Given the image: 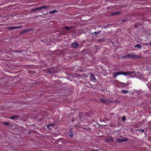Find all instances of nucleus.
Returning <instances> with one entry per match:
<instances>
[{
    "label": "nucleus",
    "mask_w": 151,
    "mask_h": 151,
    "mask_svg": "<svg viewBox=\"0 0 151 151\" xmlns=\"http://www.w3.org/2000/svg\"><path fill=\"white\" fill-rule=\"evenodd\" d=\"M132 73L130 71H128L127 72H123L122 70L120 71H119L117 72L114 73H113V77L114 78H116L117 76L120 75H123L127 76V75H130Z\"/></svg>",
    "instance_id": "nucleus-1"
},
{
    "label": "nucleus",
    "mask_w": 151,
    "mask_h": 151,
    "mask_svg": "<svg viewBox=\"0 0 151 151\" xmlns=\"http://www.w3.org/2000/svg\"><path fill=\"white\" fill-rule=\"evenodd\" d=\"M57 68L56 67L53 66V67L46 69L45 71L47 73H55L57 72Z\"/></svg>",
    "instance_id": "nucleus-2"
},
{
    "label": "nucleus",
    "mask_w": 151,
    "mask_h": 151,
    "mask_svg": "<svg viewBox=\"0 0 151 151\" xmlns=\"http://www.w3.org/2000/svg\"><path fill=\"white\" fill-rule=\"evenodd\" d=\"M83 114L82 112H79L78 113V115L76 118V120L78 121L79 120L82 121L85 119L84 117Z\"/></svg>",
    "instance_id": "nucleus-3"
},
{
    "label": "nucleus",
    "mask_w": 151,
    "mask_h": 151,
    "mask_svg": "<svg viewBox=\"0 0 151 151\" xmlns=\"http://www.w3.org/2000/svg\"><path fill=\"white\" fill-rule=\"evenodd\" d=\"M49 8V6H46L45 5H43L40 7L35 8V9H33L32 11V12H34L36 10H40L42 9H44L45 10H47Z\"/></svg>",
    "instance_id": "nucleus-4"
},
{
    "label": "nucleus",
    "mask_w": 151,
    "mask_h": 151,
    "mask_svg": "<svg viewBox=\"0 0 151 151\" xmlns=\"http://www.w3.org/2000/svg\"><path fill=\"white\" fill-rule=\"evenodd\" d=\"M79 44L77 42H73L70 45L71 47L74 49H77L79 47Z\"/></svg>",
    "instance_id": "nucleus-5"
},
{
    "label": "nucleus",
    "mask_w": 151,
    "mask_h": 151,
    "mask_svg": "<svg viewBox=\"0 0 151 151\" xmlns=\"http://www.w3.org/2000/svg\"><path fill=\"white\" fill-rule=\"evenodd\" d=\"M116 141L118 143H120L122 142L127 141L128 140V139L126 137H124L123 139H117L116 140Z\"/></svg>",
    "instance_id": "nucleus-6"
},
{
    "label": "nucleus",
    "mask_w": 151,
    "mask_h": 151,
    "mask_svg": "<svg viewBox=\"0 0 151 151\" xmlns=\"http://www.w3.org/2000/svg\"><path fill=\"white\" fill-rule=\"evenodd\" d=\"M130 58H142L141 56L130 54Z\"/></svg>",
    "instance_id": "nucleus-7"
},
{
    "label": "nucleus",
    "mask_w": 151,
    "mask_h": 151,
    "mask_svg": "<svg viewBox=\"0 0 151 151\" xmlns=\"http://www.w3.org/2000/svg\"><path fill=\"white\" fill-rule=\"evenodd\" d=\"M90 80L93 82H95L96 81L95 77L92 73H91L90 75Z\"/></svg>",
    "instance_id": "nucleus-8"
},
{
    "label": "nucleus",
    "mask_w": 151,
    "mask_h": 151,
    "mask_svg": "<svg viewBox=\"0 0 151 151\" xmlns=\"http://www.w3.org/2000/svg\"><path fill=\"white\" fill-rule=\"evenodd\" d=\"M100 101L106 104H110L111 102V101L110 100L103 99H100Z\"/></svg>",
    "instance_id": "nucleus-9"
},
{
    "label": "nucleus",
    "mask_w": 151,
    "mask_h": 151,
    "mask_svg": "<svg viewBox=\"0 0 151 151\" xmlns=\"http://www.w3.org/2000/svg\"><path fill=\"white\" fill-rule=\"evenodd\" d=\"M33 30V29L32 28H28L22 31L21 32L20 34H24L25 33L27 32L32 31Z\"/></svg>",
    "instance_id": "nucleus-10"
},
{
    "label": "nucleus",
    "mask_w": 151,
    "mask_h": 151,
    "mask_svg": "<svg viewBox=\"0 0 151 151\" xmlns=\"http://www.w3.org/2000/svg\"><path fill=\"white\" fill-rule=\"evenodd\" d=\"M114 139L111 137H109L107 138H106L105 139V141L106 142L108 143L109 142H111L113 141Z\"/></svg>",
    "instance_id": "nucleus-11"
},
{
    "label": "nucleus",
    "mask_w": 151,
    "mask_h": 151,
    "mask_svg": "<svg viewBox=\"0 0 151 151\" xmlns=\"http://www.w3.org/2000/svg\"><path fill=\"white\" fill-rule=\"evenodd\" d=\"M22 27L21 26H14L12 27H9L8 29H15L20 28Z\"/></svg>",
    "instance_id": "nucleus-12"
},
{
    "label": "nucleus",
    "mask_w": 151,
    "mask_h": 151,
    "mask_svg": "<svg viewBox=\"0 0 151 151\" xmlns=\"http://www.w3.org/2000/svg\"><path fill=\"white\" fill-rule=\"evenodd\" d=\"M101 30H98V31L92 33V35H93L96 36L98 35L101 32Z\"/></svg>",
    "instance_id": "nucleus-13"
},
{
    "label": "nucleus",
    "mask_w": 151,
    "mask_h": 151,
    "mask_svg": "<svg viewBox=\"0 0 151 151\" xmlns=\"http://www.w3.org/2000/svg\"><path fill=\"white\" fill-rule=\"evenodd\" d=\"M68 135L71 138H72L73 136V133L71 132V131L68 132Z\"/></svg>",
    "instance_id": "nucleus-14"
},
{
    "label": "nucleus",
    "mask_w": 151,
    "mask_h": 151,
    "mask_svg": "<svg viewBox=\"0 0 151 151\" xmlns=\"http://www.w3.org/2000/svg\"><path fill=\"white\" fill-rule=\"evenodd\" d=\"M121 92L123 94H125L128 93L129 92V91L127 90H122L121 91Z\"/></svg>",
    "instance_id": "nucleus-15"
},
{
    "label": "nucleus",
    "mask_w": 151,
    "mask_h": 151,
    "mask_svg": "<svg viewBox=\"0 0 151 151\" xmlns=\"http://www.w3.org/2000/svg\"><path fill=\"white\" fill-rule=\"evenodd\" d=\"M120 14V12H114V13H112L111 14V16H113L114 15H116L117 14Z\"/></svg>",
    "instance_id": "nucleus-16"
},
{
    "label": "nucleus",
    "mask_w": 151,
    "mask_h": 151,
    "mask_svg": "<svg viewBox=\"0 0 151 151\" xmlns=\"http://www.w3.org/2000/svg\"><path fill=\"white\" fill-rule=\"evenodd\" d=\"M134 47H137L140 49L142 48V45L139 44H137L135 45Z\"/></svg>",
    "instance_id": "nucleus-17"
},
{
    "label": "nucleus",
    "mask_w": 151,
    "mask_h": 151,
    "mask_svg": "<svg viewBox=\"0 0 151 151\" xmlns=\"http://www.w3.org/2000/svg\"><path fill=\"white\" fill-rule=\"evenodd\" d=\"M57 12V11L56 10H54L52 11H50V12L49 14H52L53 13H54L56 12Z\"/></svg>",
    "instance_id": "nucleus-18"
},
{
    "label": "nucleus",
    "mask_w": 151,
    "mask_h": 151,
    "mask_svg": "<svg viewBox=\"0 0 151 151\" xmlns=\"http://www.w3.org/2000/svg\"><path fill=\"white\" fill-rule=\"evenodd\" d=\"M72 28L71 27H65V29L67 30H70V29Z\"/></svg>",
    "instance_id": "nucleus-19"
},
{
    "label": "nucleus",
    "mask_w": 151,
    "mask_h": 151,
    "mask_svg": "<svg viewBox=\"0 0 151 151\" xmlns=\"http://www.w3.org/2000/svg\"><path fill=\"white\" fill-rule=\"evenodd\" d=\"M2 124L6 126H8L9 125V124L7 122H4Z\"/></svg>",
    "instance_id": "nucleus-20"
},
{
    "label": "nucleus",
    "mask_w": 151,
    "mask_h": 151,
    "mask_svg": "<svg viewBox=\"0 0 151 151\" xmlns=\"http://www.w3.org/2000/svg\"><path fill=\"white\" fill-rule=\"evenodd\" d=\"M122 119L123 122H124L125 120V119H126V117H125V116H123L122 117Z\"/></svg>",
    "instance_id": "nucleus-21"
},
{
    "label": "nucleus",
    "mask_w": 151,
    "mask_h": 151,
    "mask_svg": "<svg viewBox=\"0 0 151 151\" xmlns=\"http://www.w3.org/2000/svg\"><path fill=\"white\" fill-rule=\"evenodd\" d=\"M17 116H11V119H14L15 118L17 117Z\"/></svg>",
    "instance_id": "nucleus-22"
},
{
    "label": "nucleus",
    "mask_w": 151,
    "mask_h": 151,
    "mask_svg": "<svg viewBox=\"0 0 151 151\" xmlns=\"http://www.w3.org/2000/svg\"><path fill=\"white\" fill-rule=\"evenodd\" d=\"M54 124H49V125H48L47 126V127L49 128H50V129L51 128L50 127H52L53 126Z\"/></svg>",
    "instance_id": "nucleus-23"
},
{
    "label": "nucleus",
    "mask_w": 151,
    "mask_h": 151,
    "mask_svg": "<svg viewBox=\"0 0 151 151\" xmlns=\"http://www.w3.org/2000/svg\"><path fill=\"white\" fill-rule=\"evenodd\" d=\"M137 130L138 131H141L142 132H143L144 131V130L143 129H139Z\"/></svg>",
    "instance_id": "nucleus-24"
},
{
    "label": "nucleus",
    "mask_w": 151,
    "mask_h": 151,
    "mask_svg": "<svg viewBox=\"0 0 151 151\" xmlns=\"http://www.w3.org/2000/svg\"><path fill=\"white\" fill-rule=\"evenodd\" d=\"M126 57L127 58H130V54H128L126 55Z\"/></svg>",
    "instance_id": "nucleus-25"
},
{
    "label": "nucleus",
    "mask_w": 151,
    "mask_h": 151,
    "mask_svg": "<svg viewBox=\"0 0 151 151\" xmlns=\"http://www.w3.org/2000/svg\"><path fill=\"white\" fill-rule=\"evenodd\" d=\"M122 58H124V59L127 58V57H126V55H123V56H122Z\"/></svg>",
    "instance_id": "nucleus-26"
},
{
    "label": "nucleus",
    "mask_w": 151,
    "mask_h": 151,
    "mask_svg": "<svg viewBox=\"0 0 151 151\" xmlns=\"http://www.w3.org/2000/svg\"><path fill=\"white\" fill-rule=\"evenodd\" d=\"M127 21V19H124L122 20V22H126Z\"/></svg>",
    "instance_id": "nucleus-27"
},
{
    "label": "nucleus",
    "mask_w": 151,
    "mask_h": 151,
    "mask_svg": "<svg viewBox=\"0 0 151 151\" xmlns=\"http://www.w3.org/2000/svg\"><path fill=\"white\" fill-rule=\"evenodd\" d=\"M92 151H98L97 150H92Z\"/></svg>",
    "instance_id": "nucleus-28"
},
{
    "label": "nucleus",
    "mask_w": 151,
    "mask_h": 151,
    "mask_svg": "<svg viewBox=\"0 0 151 151\" xmlns=\"http://www.w3.org/2000/svg\"><path fill=\"white\" fill-rule=\"evenodd\" d=\"M72 122H74V120H73V119H72Z\"/></svg>",
    "instance_id": "nucleus-29"
},
{
    "label": "nucleus",
    "mask_w": 151,
    "mask_h": 151,
    "mask_svg": "<svg viewBox=\"0 0 151 151\" xmlns=\"http://www.w3.org/2000/svg\"><path fill=\"white\" fill-rule=\"evenodd\" d=\"M150 44L151 45V43H150Z\"/></svg>",
    "instance_id": "nucleus-30"
}]
</instances>
